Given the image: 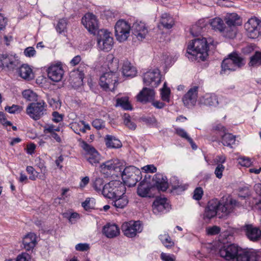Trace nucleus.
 I'll return each instance as SVG.
<instances>
[{
    "label": "nucleus",
    "mask_w": 261,
    "mask_h": 261,
    "mask_svg": "<svg viewBox=\"0 0 261 261\" xmlns=\"http://www.w3.org/2000/svg\"><path fill=\"white\" fill-rule=\"evenodd\" d=\"M102 233L107 238L112 239L120 234V229L117 224L108 223L103 227Z\"/></svg>",
    "instance_id": "b1692460"
},
{
    "label": "nucleus",
    "mask_w": 261,
    "mask_h": 261,
    "mask_svg": "<svg viewBox=\"0 0 261 261\" xmlns=\"http://www.w3.org/2000/svg\"><path fill=\"white\" fill-rule=\"evenodd\" d=\"M175 134L180 137L186 139L191 144L193 149H196L197 145L193 141V139L189 136L185 129L177 127L175 129Z\"/></svg>",
    "instance_id": "c9c22d12"
},
{
    "label": "nucleus",
    "mask_w": 261,
    "mask_h": 261,
    "mask_svg": "<svg viewBox=\"0 0 261 261\" xmlns=\"http://www.w3.org/2000/svg\"><path fill=\"white\" fill-rule=\"evenodd\" d=\"M203 195V191L201 187H197L193 192V198L196 200L201 199Z\"/></svg>",
    "instance_id": "5fc2aeb1"
},
{
    "label": "nucleus",
    "mask_w": 261,
    "mask_h": 261,
    "mask_svg": "<svg viewBox=\"0 0 261 261\" xmlns=\"http://www.w3.org/2000/svg\"><path fill=\"white\" fill-rule=\"evenodd\" d=\"M142 228L139 221H130L124 222L121 226V229L124 234L128 238L135 237L138 233L142 231Z\"/></svg>",
    "instance_id": "ddd939ff"
},
{
    "label": "nucleus",
    "mask_w": 261,
    "mask_h": 261,
    "mask_svg": "<svg viewBox=\"0 0 261 261\" xmlns=\"http://www.w3.org/2000/svg\"><path fill=\"white\" fill-rule=\"evenodd\" d=\"M68 23L67 18H62L59 19L55 27L56 31L61 34L67 32V25Z\"/></svg>",
    "instance_id": "ea45409f"
},
{
    "label": "nucleus",
    "mask_w": 261,
    "mask_h": 261,
    "mask_svg": "<svg viewBox=\"0 0 261 261\" xmlns=\"http://www.w3.org/2000/svg\"><path fill=\"white\" fill-rule=\"evenodd\" d=\"M70 127L76 134L80 135L82 127V121L79 122H73L70 124Z\"/></svg>",
    "instance_id": "680f3d73"
},
{
    "label": "nucleus",
    "mask_w": 261,
    "mask_h": 261,
    "mask_svg": "<svg viewBox=\"0 0 261 261\" xmlns=\"http://www.w3.org/2000/svg\"><path fill=\"white\" fill-rule=\"evenodd\" d=\"M124 166L119 162H115V166L113 168L112 174L111 177H121L122 179L124 176L125 169Z\"/></svg>",
    "instance_id": "a19ab883"
},
{
    "label": "nucleus",
    "mask_w": 261,
    "mask_h": 261,
    "mask_svg": "<svg viewBox=\"0 0 261 261\" xmlns=\"http://www.w3.org/2000/svg\"><path fill=\"white\" fill-rule=\"evenodd\" d=\"M22 96L24 98L27 100L31 101L33 99L34 97L35 93L31 90H25L22 93Z\"/></svg>",
    "instance_id": "e2e57ef3"
},
{
    "label": "nucleus",
    "mask_w": 261,
    "mask_h": 261,
    "mask_svg": "<svg viewBox=\"0 0 261 261\" xmlns=\"http://www.w3.org/2000/svg\"><path fill=\"white\" fill-rule=\"evenodd\" d=\"M224 21L227 29L226 35L227 38L233 39L237 33V26L242 24L240 16L236 13L227 14L224 18Z\"/></svg>",
    "instance_id": "20e7f679"
},
{
    "label": "nucleus",
    "mask_w": 261,
    "mask_h": 261,
    "mask_svg": "<svg viewBox=\"0 0 261 261\" xmlns=\"http://www.w3.org/2000/svg\"><path fill=\"white\" fill-rule=\"evenodd\" d=\"M160 23L166 29H170L172 28L174 21L172 17L167 13L162 15Z\"/></svg>",
    "instance_id": "e433bc0d"
},
{
    "label": "nucleus",
    "mask_w": 261,
    "mask_h": 261,
    "mask_svg": "<svg viewBox=\"0 0 261 261\" xmlns=\"http://www.w3.org/2000/svg\"><path fill=\"white\" fill-rule=\"evenodd\" d=\"M203 28L198 25V23L193 25L190 29V33L193 36H198L203 32Z\"/></svg>",
    "instance_id": "603ef678"
},
{
    "label": "nucleus",
    "mask_w": 261,
    "mask_h": 261,
    "mask_svg": "<svg viewBox=\"0 0 261 261\" xmlns=\"http://www.w3.org/2000/svg\"><path fill=\"white\" fill-rule=\"evenodd\" d=\"M105 142L107 147L111 148H119L122 145L118 139L110 135H106Z\"/></svg>",
    "instance_id": "7c9ffc66"
},
{
    "label": "nucleus",
    "mask_w": 261,
    "mask_h": 261,
    "mask_svg": "<svg viewBox=\"0 0 261 261\" xmlns=\"http://www.w3.org/2000/svg\"><path fill=\"white\" fill-rule=\"evenodd\" d=\"M221 68L222 71H234L237 68L229 57L223 60L221 63Z\"/></svg>",
    "instance_id": "c03bdc74"
},
{
    "label": "nucleus",
    "mask_w": 261,
    "mask_h": 261,
    "mask_svg": "<svg viewBox=\"0 0 261 261\" xmlns=\"http://www.w3.org/2000/svg\"><path fill=\"white\" fill-rule=\"evenodd\" d=\"M218 104V98L214 93H206L199 100V105L200 107H216Z\"/></svg>",
    "instance_id": "412c9836"
},
{
    "label": "nucleus",
    "mask_w": 261,
    "mask_h": 261,
    "mask_svg": "<svg viewBox=\"0 0 261 261\" xmlns=\"http://www.w3.org/2000/svg\"><path fill=\"white\" fill-rule=\"evenodd\" d=\"M90 248V245L88 243H79L75 246V250L78 251H86Z\"/></svg>",
    "instance_id": "69168bd1"
},
{
    "label": "nucleus",
    "mask_w": 261,
    "mask_h": 261,
    "mask_svg": "<svg viewBox=\"0 0 261 261\" xmlns=\"http://www.w3.org/2000/svg\"><path fill=\"white\" fill-rule=\"evenodd\" d=\"M220 210L222 212L228 214L230 211L227 209V205H222L217 199H213L210 200L205 208L203 214L204 220H211L217 215L218 211Z\"/></svg>",
    "instance_id": "39448f33"
},
{
    "label": "nucleus",
    "mask_w": 261,
    "mask_h": 261,
    "mask_svg": "<svg viewBox=\"0 0 261 261\" xmlns=\"http://www.w3.org/2000/svg\"><path fill=\"white\" fill-rule=\"evenodd\" d=\"M106 61L107 66L109 70L108 73H111L114 75H117V72L118 70L119 59L114 57L112 54H109L107 56Z\"/></svg>",
    "instance_id": "cd10ccee"
},
{
    "label": "nucleus",
    "mask_w": 261,
    "mask_h": 261,
    "mask_svg": "<svg viewBox=\"0 0 261 261\" xmlns=\"http://www.w3.org/2000/svg\"><path fill=\"white\" fill-rule=\"evenodd\" d=\"M225 167L221 164H219L217 165L215 170V174L216 176L219 178L221 179L223 176V172L224 171Z\"/></svg>",
    "instance_id": "052dcab7"
},
{
    "label": "nucleus",
    "mask_w": 261,
    "mask_h": 261,
    "mask_svg": "<svg viewBox=\"0 0 261 261\" xmlns=\"http://www.w3.org/2000/svg\"><path fill=\"white\" fill-rule=\"evenodd\" d=\"M60 128L59 127H56L54 125L51 124L47 126H45L44 127L43 132L44 134H49V135L48 137L50 139H53L56 140L58 143L61 142V139L59 135L56 133V132H59Z\"/></svg>",
    "instance_id": "c756f323"
},
{
    "label": "nucleus",
    "mask_w": 261,
    "mask_h": 261,
    "mask_svg": "<svg viewBox=\"0 0 261 261\" xmlns=\"http://www.w3.org/2000/svg\"><path fill=\"white\" fill-rule=\"evenodd\" d=\"M221 142L224 146L229 147L230 148L233 147V145L235 144L236 141V136L231 133H225L221 134Z\"/></svg>",
    "instance_id": "72a5a7b5"
},
{
    "label": "nucleus",
    "mask_w": 261,
    "mask_h": 261,
    "mask_svg": "<svg viewBox=\"0 0 261 261\" xmlns=\"http://www.w3.org/2000/svg\"><path fill=\"white\" fill-rule=\"evenodd\" d=\"M154 186L159 191L165 192L168 188L167 178L161 173H156L152 178Z\"/></svg>",
    "instance_id": "393cba45"
},
{
    "label": "nucleus",
    "mask_w": 261,
    "mask_h": 261,
    "mask_svg": "<svg viewBox=\"0 0 261 261\" xmlns=\"http://www.w3.org/2000/svg\"><path fill=\"white\" fill-rule=\"evenodd\" d=\"M247 36L251 39H256L261 36V20L252 17L244 24Z\"/></svg>",
    "instance_id": "6e6552de"
},
{
    "label": "nucleus",
    "mask_w": 261,
    "mask_h": 261,
    "mask_svg": "<svg viewBox=\"0 0 261 261\" xmlns=\"http://www.w3.org/2000/svg\"><path fill=\"white\" fill-rule=\"evenodd\" d=\"M20 66V61L15 56L7 54L0 56V69L6 68L8 71L17 72Z\"/></svg>",
    "instance_id": "f8f14e48"
},
{
    "label": "nucleus",
    "mask_w": 261,
    "mask_h": 261,
    "mask_svg": "<svg viewBox=\"0 0 261 261\" xmlns=\"http://www.w3.org/2000/svg\"><path fill=\"white\" fill-rule=\"evenodd\" d=\"M243 228L250 241H257L261 238V230L258 227H254L252 224H245Z\"/></svg>",
    "instance_id": "4be33fe9"
},
{
    "label": "nucleus",
    "mask_w": 261,
    "mask_h": 261,
    "mask_svg": "<svg viewBox=\"0 0 261 261\" xmlns=\"http://www.w3.org/2000/svg\"><path fill=\"white\" fill-rule=\"evenodd\" d=\"M22 110L21 106L13 105L12 106H6L5 110L10 114H15L16 113H20Z\"/></svg>",
    "instance_id": "864d4df0"
},
{
    "label": "nucleus",
    "mask_w": 261,
    "mask_h": 261,
    "mask_svg": "<svg viewBox=\"0 0 261 261\" xmlns=\"http://www.w3.org/2000/svg\"><path fill=\"white\" fill-rule=\"evenodd\" d=\"M219 253L227 260L252 261L255 258L254 251L243 249L234 244L224 245L220 249Z\"/></svg>",
    "instance_id": "f03ea898"
},
{
    "label": "nucleus",
    "mask_w": 261,
    "mask_h": 261,
    "mask_svg": "<svg viewBox=\"0 0 261 261\" xmlns=\"http://www.w3.org/2000/svg\"><path fill=\"white\" fill-rule=\"evenodd\" d=\"M117 75H114L111 73L105 72L99 78V85L105 91H107L110 89V86L112 85L113 89L115 85L117 83Z\"/></svg>",
    "instance_id": "dca6fc26"
},
{
    "label": "nucleus",
    "mask_w": 261,
    "mask_h": 261,
    "mask_svg": "<svg viewBox=\"0 0 261 261\" xmlns=\"http://www.w3.org/2000/svg\"><path fill=\"white\" fill-rule=\"evenodd\" d=\"M238 163L244 167H249L251 164V160L249 158L241 157L238 159Z\"/></svg>",
    "instance_id": "0e129e2a"
},
{
    "label": "nucleus",
    "mask_w": 261,
    "mask_h": 261,
    "mask_svg": "<svg viewBox=\"0 0 261 261\" xmlns=\"http://www.w3.org/2000/svg\"><path fill=\"white\" fill-rule=\"evenodd\" d=\"M31 256L27 253H22L19 254L14 261H30Z\"/></svg>",
    "instance_id": "338daca9"
},
{
    "label": "nucleus",
    "mask_w": 261,
    "mask_h": 261,
    "mask_svg": "<svg viewBox=\"0 0 261 261\" xmlns=\"http://www.w3.org/2000/svg\"><path fill=\"white\" fill-rule=\"evenodd\" d=\"M125 193V188L122 183L117 180H112L105 184L103 195L109 199H114L118 196L123 195Z\"/></svg>",
    "instance_id": "7ed1b4c3"
},
{
    "label": "nucleus",
    "mask_w": 261,
    "mask_h": 261,
    "mask_svg": "<svg viewBox=\"0 0 261 261\" xmlns=\"http://www.w3.org/2000/svg\"><path fill=\"white\" fill-rule=\"evenodd\" d=\"M103 178L97 177L96 178L93 184V187L97 192H101L103 194L104 188H105V184H104Z\"/></svg>",
    "instance_id": "a18cd8bd"
},
{
    "label": "nucleus",
    "mask_w": 261,
    "mask_h": 261,
    "mask_svg": "<svg viewBox=\"0 0 261 261\" xmlns=\"http://www.w3.org/2000/svg\"><path fill=\"white\" fill-rule=\"evenodd\" d=\"M78 141L80 147L84 151V156L87 161L92 165L98 163L100 158L96 149L82 139H79Z\"/></svg>",
    "instance_id": "1a4fd4ad"
},
{
    "label": "nucleus",
    "mask_w": 261,
    "mask_h": 261,
    "mask_svg": "<svg viewBox=\"0 0 261 261\" xmlns=\"http://www.w3.org/2000/svg\"><path fill=\"white\" fill-rule=\"evenodd\" d=\"M209 23L212 30L215 32L220 33L223 37L227 38L226 33L228 30L225 23L222 18L215 17L210 19Z\"/></svg>",
    "instance_id": "aec40b11"
},
{
    "label": "nucleus",
    "mask_w": 261,
    "mask_h": 261,
    "mask_svg": "<svg viewBox=\"0 0 261 261\" xmlns=\"http://www.w3.org/2000/svg\"><path fill=\"white\" fill-rule=\"evenodd\" d=\"M112 204L116 208H124L128 203V199L126 195H121L118 196V197L112 199Z\"/></svg>",
    "instance_id": "473e14b6"
},
{
    "label": "nucleus",
    "mask_w": 261,
    "mask_h": 261,
    "mask_svg": "<svg viewBox=\"0 0 261 261\" xmlns=\"http://www.w3.org/2000/svg\"><path fill=\"white\" fill-rule=\"evenodd\" d=\"M154 91L153 89L143 88L137 96V100L141 102H146L153 99Z\"/></svg>",
    "instance_id": "bb28decb"
},
{
    "label": "nucleus",
    "mask_w": 261,
    "mask_h": 261,
    "mask_svg": "<svg viewBox=\"0 0 261 261\" xmlns=\"http://www.w3.org/2000/svg\"><path fill=\"white\" fill-rule=\"evenodd\" d=\"M114 166L115 161L112 160L108 161L101 165L100 171L102 174H105L106 177L111 176Z\"/></svg>",
    "instance_id": "f704fd0d"
},
{
    "label": "nucleus",
    "mask_w": 261,
    "mask_h": 261,
    "mask_svg": "<svg viewBox=\"0 0 261 261\" xmlns=\"http://www.w3.org/2000/svg\"><path fill=\"white\" fill-rule=\"evenodd\" d=\"M161 258L163 261H175V257L173 254H169L162 252L161 254Z\"/></svg>",
    "instance_id": "774afa93"
},
{
    "label": "nucleus",
    "mask_w": 261,
    "mask_h": 261,
    "mask_svg": "<svg viewBox=\"0 0 261 261\" xmlns=\"http://www.w3.org/2000/svg\"><path fill=\"white\" fill-rule=\"evenodd\" d=\"M221 229L220 227L217 226H213L206 228L207 234L210 236H214L219 234L220 232Z\"/></svg>",
    "instance_id": "bf43d9fd"
},
{
    "label": "nucleus",
    "mask_w": 261,
    "mask_h": 261,
    "mask_svg": "<svg viewBox=\"0 0 261 261\" xmlns=\"http://www.w3.org/2000/svg\"><path fill=\"white\" fill-rule=\"evenodd\" d=\"M47 105L43 100L30 103L26 109V113L34 120L40 119L46 114Z\"/></svg>",
    "instance_id": "0eeeda50"
},
{
    "label": "nucleus",
    "mask_w": 261,
    "mask_h": 261,
    "mask_svg": "<svg viewBox=\"0 0 261 261\" xmlns=\"http://www.w3.org/2000/svg\"><path fill=\"white\" fill-rule=\"evenodd\" d=\"M147 175H145V178L141 181L137 188V194L142 197H150L149 191L152 188L151 183L147 180Z\"/></svg>",
    "instance_id": "a878e982"
},
{
    "label": "nucleus",
    "mask_w": 261,
    "mask_h": 261,
    "mask_svg": "<svg viewBox=\"0 0 261 261\" xmlns=\"http://www.w3.org/2000/svg\"><path fill=\"white\" fill-rule=\"evenodd\" d=\"M116 107H120L125 110H132V106L129 101L127 96L122 97L116 99Z\"/></svg>",
    "instance_id": "58836bf2"
},
{
    "label": "nucleus",
    "mask_w": 261,
    "mask_h": 261,
    "mask_svg": "<svg viewBox=\"0 0 261 261\" xmlns=\"http://www.w3.org/2000/svg\"><path fill=\"white\" fill-rule=\"evenodd\" d=\"M17 72L22 79H29L31 77L32 70L28 65L22 64L20 66Z\"/></svg>",
    "instance_id": "4c0bfd02"
},
{
    "label": "nucleus",
    "mask_w": 261,
    "mask_h": 261,
    "mask_svg": "<svg viewBox=\"0 0 261 261\" xmlns=\"http://www.w3.org/2000/svg\"><path fill=\"white\" fill-rule=\"evenodd\" d=\"M228 57L237 68H241L245 65L244 59L236 52L231 53L228 55Z\"/></svg>",
    "instance_id": "79ce46f5"
},
{
    "label": "nucleus",
    "mask_w": 261,
    "mask_h": 261,
    "mask_svg": "<svg viewBox=\"0 0 261 261\" xmlns=\"http://www.w3.org/2000/svg\"><path fill=\"white\" fill-rule=\"evenodd\" d=\"M82 23L91 33H95L98 29V20L96 16L92 13H87L82 18Z\"/></svg>",
    "instance_id": "f3484780"
},
{
    "label": "nucleus",
    "mask_w": 261,
    "mask_h": 261,
    "mask_svg": "<svg viewBox=\"0 0 261 261\" xmlns=\"http://www.w3.org/2000/svg\"><path fill=\"white\" fill-rule=\"evenodd\" d=\"M170 90L168 88H164L162 89L161 95L162 99L166 102H169Z\"/></svg>",
    "instance_id": "6e6d98bb"
},
{
    "label": "nucleus",
    "mask_w": 261,
    "mask_h": 261,
    "mask_svg": "<svg viewBox=\"0 0 261 261\" xmlns=\"http://www.w3.org/2000/svg\"><path fill=\"white\" fill-rule=\"evenodd\" d=\"M143 82L146 86L156 87L161 82V75L159 69L149 70L144 73Z\"/></svg>",
    "instance_id": "4468645a"
},
{
    "label": "nucleus",
    "mask_w": 261,
    "mask_h": 261,
    "mask_svg": "<svg viewBox=\"0 0 261 261\" xmlns=\"http://www.w3.org/2000/svg\"><path fill=\"white\" fill-rule=\"evenodd\" d=\"M130 29V25L128 22L123 19L118 20L115 25L116 39L120 42L126 40L129 36Z\"/></svg>",
    "instance_id": "9b49d317"
},
{
    "label": "nucleus",
    "mask_w": 261,
    "mask_h": 261,
    "mask_svg": "<svg viewBox=\"0 0 261 261\" xmlns=\"http://www.w3.org/2000/svg\"><path fill=\"white\" fill-rule=\"evenodd\" d=\"M0 124H2L7 129V130H11L10 128H8V127H11V126H12V123L7 120L5 114L3 112H0Z\"/></svg>",
    "instance_id": "3c124183"
},
{
    "label": "nucleus",
    "mask_w": 261,
    "mask_h": 261,
    "mask_svg": "<svg viewBox=\"0 0 261 261\" xmlns=\"http://www.w3.org/2000/svg\"><path fill=\"white\" fill-rule=\"evenodd\" d=\"M188 185L179 183V182L178 181L177 184H172L171 191L173 193L179 195L181 194V192L187 190L188 189Z\"/></svg>",
    "instance_id": "de8ad7c7"
},
{
    "label": "nucleus",
    "mask_w": 261,
    "mask_h": 261,
    "mask_svg": "<svg viewBox=\"0 0 261 261\" xmlns=\"http://www.w3.org/2000/svg\"><path fill=\"white\" fill-rule=\"evenodd\" d=\"M166 198H157L153 202L152 210L154 214L166 213L169 211L170 205Z\"/></svg>",
    "instance_id": "a211bd4d"
},
{
    "label": "nucleus",
    "mask_w": 261,
    "mask_h": 261,
    "mask_svg": "<svg viewBox=\"0 0 261 261\" xmlns=\"http://www.w3.org/2000/svg\"><path fill=\"white\" fill-rule=\"evenodd\" d=\"M122 180L128 187H133L142 179L141 171L137 167L130 166L125 168Z\"/></svg>",
    "instance_id": "423d86ee"
},
{
    "label": "nucleus",
    "mask_w": 261,
    "mask_h": 261,
    "mask_svg": "<svg viewBox=\"0 0 261 261\" xmlns=\"http://www.w3.org/2000/svg\"><path fill=\"white\" fill-rule=\"evenodd\" d=\"M132 32L138 40H142L148 33V29L144 22H136L132 26Z\"/></svg>",
    "instance_id": "5701e85b"
},
{
    "label": "nucleus",
    "mask_w": 261,
    "mask_h": 261,
    "mask_svg": "<svg viewBox=\"0 0 261 261\" xmlns=\"http://www.w3.org/2000/svg\"><path fill=\"white\" fill-rule=\"evenodd\" d=\"M64 72L63 67L60 64L51 65L47 69L49 79L55 82H58L62 80Z\"/></svg>",
    "instance_id": "6ab92c4d"
},
{
    "label": "nucleus",
    "mask_w": 261,
    "mask_h": 261,
    "mask_svg": "<svg viewBox=\"0 0 261 261\" xmlns=\"http://www.w3.org/2000/svg\"><path fill=\"white\" fill-rule=\"evenodd\" d=\"M199 88L198 86H194L184 95L182 100L184 105L187 108H189L195 105L197 100Z\"/></svg>",
    "instance_id": "2eb2a0df"
},
{
    "label": "nucleus",
    "mask_w": 261,
    "mask_h": 261,
    "mask_svg": "<svg viewBox=\"0 0 261 261\" xmlns=\"http://www.w3.org/2000/svg\"><path fill=\"white\" fill-rule=\"evenodd\" d=\"M108 31L101 30L98 31L97 36V46L104 51H110L113 45V38Z\"/></svg>",
    "instance_id": "9d476101"
},
{
    "label": "nucleus",
    "mask_w": 261,
    "mask_h": 261,
    "mask_svg": "<svg viewBox=\"0 0 261 261\" xmlns=\"http://www.w3.org/2000/svg\"><path fill=\"white\" fill-rule=\"evenodd\" d=\"M248 65L250 67H257L261 65V51H256L250 58Z\"/></svg>",
    "instance_id": "37998d69"
},
{
    "label": "nucleus",
    "mask_w": 261,
    "mask_h": 261,
    "mask_svg": "<svg viewBox=\"0 0 261 261\" xmlns=\"http://www.w3.org/2000/svg\"><path fill=\"white\" fill-rule=\"evenodd\" d=\"M122 73L124 76L133 77L136 75L137 70L130 62L126 61L123 63Z\"/></svg>",
    "instance_id": "2f4dec72"
},
{
    "label": "nucleus",
    "mask_w": 261,
    "mask_h": 261,
    "mask_svg": "<svg viewBox=\"0 0 261 261\" xmlns=\"http://www.w3.org/2000/svg\"><path fill=\"white\" fill-rule=\"evenodd\" d=\"M212 39L208 40L204 37L195 38L190 42L187 48L186 56L192 61H204L208 58L209 45Z\"/></svg>",
    "instance_id": "f257e3e1"
},
{
    "label": "nucleus",
    "mask_w": 261,
    "mask_h": 261,
    "mask_svg": "<svg viewBox=\"0 0 261 261\" xmlns=\"http://www.w3.org/2000/svg\"><path fill=\"white\" fill-rule=\"evenodd\" d=\"M37 237L34 233L30 232L23 239L22 243L27 251L32 250L37 244Z\"/></svg>",
    "instance_id": "c85d7f7f"
},
{
    "label": "nucleus",
    "mask_w": 261,
    "mask_h": 261,
    "mask_svg": "<svg viewBox=\"0 0 261 261\" xmlns=\"http://www.w3.org/2000/svg\"><path fill=\"white\" fill-rule=\"evenodd\" d=\"M26 171L29 174H30L29 179L31 180H35L37 178L44 179L43 175H39V173L36 171L32 166H27Z\"/></svg>",
    "instance_id": "09e8293b"
},
{
    "label": "nucleus",
    "mask_w": 261,
    "mask_h": 261,
    "mask_svg": "<svg viewBox=\"0 0 261 261\" xmlns=\"http://www.w3.org/2000/svg\"><path fill=\"white\" fill-rule=\"evenodd\" d=\"M143 122L149 126H155L156 125L157 121L154 116L144 117L142 118Z\"/></svg>",
    "instance_id": "13d9d810"
},
{
    "label": "nucleus",
    "mask_w": 261,
    "mask_h": 261,
    "mask_svg": "<svg viewBox=\"0 0 261 261\" xmlns=\"http://www.w3.org/2000/svg\"><path fill=\"white\" fill-rule=\"evenodd\" d=\"M92 125L96 129L99 130L105 127V122L101 119H95L93 121Z\"/></svg>",
    "instance_id": "4d7b16f0"
},
{
    "label": "nucleus",
    "mask_w": 261,
    "mask_h": 261,
    "mask_svg": "<svg viewBox=\"0 0 261 261\" xmlns=\"http://www.w3.org/2000/svg\"><path fill=\"white\" fill-rule=\"evenodd\" d=\"M159 239L163 244L167 248H171L172 246H174V242L172 241L170 237L167 233L160 234Z\"/></svg>",
    "instance_id": "49530a36"
},
{
    "label": "nucleus",
    "mask_w": 261,
    "mask_h": 261,
    "mask_svg": "<svg viewBox=\"0 0 261 261\" xmlns=\"http://www.w3.org/2000/svg\"><path fill=\"white\" fill-rule=\"evenodd\" d=\"M124 124L129 129L135 130L136 128L137 125L135 122L130 120V116L128 114L125 113L123 116Z\"/></svg>",
    "instance_id": "8fccbe9b"
}]
</instances>
